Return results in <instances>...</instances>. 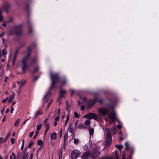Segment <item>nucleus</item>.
Returning a JSON list of instances; mask_svg holds the SVG:
<instances>
[{
    "mask_svg": "<svg viewBox=\"0 0 159 159\" xmlns=\"http://www.w3.org/2000/svg\"><path fill=\"white\" fill-rule=\"evenodd\" d=\"M28 53L27 55L26 56L24 57L21 61V63L22 65V70L23 74H25V72L27 68V60L29 59L30 57L31 53V49L30 48H28Z\"/></svg>",
    "mask_w": 159,
    "mask_h": 159,
    "instance_id": "nucleus-1",
    "label": "nucleus"
},
{
    "mask_svg": "<svg viewBox=\"0 0 159 159\" xmlns=\"http://www.w3.org/2000/svg\"><path fill=\"white\" fill-rule=\"evenodd\" d=\"M50 76L52 81V84L50 88V89H51L58 81L59 77L57 74L54 73L52 72L50 73Z\"/></svg>",
    "mask_w": 159,
    "mask_h": 159,
    "instance_id": "nucleus-2",
    "label": "nucleus"
},
{
    "mask_svg": "<svg viewBox=\"0 0 159 159\" xmlns=\"http://www.w3.org/2000/svg\"><path fill=\"white\" fill-rule=\"evenodd\" d=\"M84 117L87 119H93L95 120H97L98 119L97 115L95 114L92 113H88L87 115L84 116Z\"/></svg>",
    "mask_w": 159,
    "mask_h": 159,
    "instance_id": "nucleus-3",
    "label": "nucleus"
},
{
    "mask_svg": "<svg viewBox=\"0 0 159 159\" xmlns=\"http://www.w3.org/2000/svg\"><path fill=\"white\" fill-rule=\"evenodd\" d=\"M98 111L102 116H105L107 115L109 112V111L108 109L104 108H99Z\"/></svg>",
    "mask_w": 159,
    "mask_h": 159,
    "instance_id": "nucleus-4",
    "label": "nucleus"
},
{
    "mask_svg": "<svg viewBox=\"0 0 159 159\" xmlns=\"http://www.w3.org/2000/svg\"><path fill=\"white\" fill-rule=\"evenodd\" d=\"M80 152L77 150H74L71 152V157L72 159H76L80 154Z\"/></svg>",
    "mask_w": 159,
    "mask_h": 159,
    "instance_id": "nucleus-5",
    "label": "nucleus"
},
{
    "mask_svg": "<svg viewBox=\"0 0 159 159\" xmlns=\"http://www.w3.org/2000/svg\"><path fill=\"white\" fill-rule=\"evenodd\" d=\"M22 30L19 27H17L15 28V33L16 35L19 36L22 34Z\"/></svg>",
    "mask_w": 159,
    "mask_h": 159,
    "instance_id": "nucleus-6",
    "label": "nucleus"
},
{
    "mask_svg": "<svg viewBox=\"0 0 159 159\" xmlns=\"http://www.w3.org/2000/svg\"><path fill=\"white\" fill-rule=\"evenodd\" d=\"M108 118L113 121H115L116 120L115 113L114 112L113 113L109 114L108 115Z\"/></svg>",
    "mask_w": 159,
    "mask_h": 159,
    "instance_id": "nucleus-7",
    "label": "nucleus"
},
{
    "mask_svg": "<svg viewBox=\"0 0 159 159\" xmlns=\"http://www.w3.org/2000/svg\"><path fill=\"white\" fill-rule=\"evenodd\" d=\"M66 93V91L64 90H61L60 92V96L58 99V101L61 98L64 97L65 94Z\"/></svg>",
    "mask_w": 159,
    "mask_h": 159,
    "instance_id": "nucleus-8",
    "label": "nucleus"
},
{
    "mask_svg": "<svg viewBox=\"0 0 159 159\" xmlns=\"http://www.w3.org/2000/svg\"><path fill=\"white\" fill-rule=\"evenodd\" d=\"M96 101V99H94L93 100H90L88 103V108H89L91 107L92 106L95 104Z\"/></svg>",
    "mask_w": 159,
    "mask_h": 159,
    "instance_id": "nucleus-9",
    "label": "nucleus"
},
{
    "mask_svg": "<svg viewBox=\"0 0 159 159\" xmlns=\"http://www.w3.org/2000/svg\"><path fill=\"white\" fill-rule=\"evenodd\" d=\"M112 142L111 137H106V144L107 146H109Z\"/></svg>",
    "mask_w": 159,
    "mask_h": 159,
    "instance_id": "nucleus-10",
    "label": "nucleus"
},
{
    "mask_svg": "<svg viewBox=\"0 0 159 159\" xmlns=\"http://www.w3.org/2000/svg\"><path fill=\"white\" fill-rule=\"evenodd\" d=\"M37 61V57H35L31 59L30 61V65L32 66L35 63H36Z\"/></svg>",
    "mask_w": 159,
    "mask_h": 159,
    "instance_id": "nucleus-11",
    "label": "nucleus"
},
{
    "mask_svg": "<svg viewBox=\"0 0 159 159\" xmlns=\"http://www.w3.org/2000/svg\"><path fill=\"white\" fill-rule=\"evenodd\" d=\"M22 154V159H27L28 157V155L27 153H25L24 151H22L21 154Z\"/></svg>",
    "mask_w": 159,
    "mask_h": 159,
    "instance_id": "nucleus-12",
    "label": "nucleus"
},
{
    "mask_svg": "<svg viewBox=\"0 0 159 159\" xmlns=\"http://www.w3.org/2000/svg\"><path fill=\"white\" fill-rule=\"evenodd\" d=\"M10 5L7 3H5L3 5V7L4 8V10H8L10 7Z\"/></svg>",
    "mask_w": 159,
    "mask_h": 159,
    "instance_id": "nucleus-13",
    "label": "nucleus"
},
{
    "mask_svg": "<svg viewBox=\"0 0 159 159\" xmlns=\"http://www.w3.org/2000/svg\"><path fill=\"white\" fill-rule=\"evenodd\" d=\"M50 138L51 139H55L57 138L56 133L55 132L52 133L51 134Z\"/></svg>",
    "mask_w": 159,
    "mask_h": 159,
    "instance_id": "nucleus-14",
    "label": "nucleus"
},
{
    "mask_svg": "<svg viewBox=\"0 0 159 159\" xmlns=\"http://www.w3.org/2000/svg\"><path fill=\"white\" fill-rule=\"evenodd\" d=\"M90 154V153L89 152H85L82 155V157L84 159H86L88 156Z\"/></svg>",
    "mask_w": 159,
    "mask_h": 159,
    "instance_id": "nucleus-15",
    "label": "nucleus"
},
{
    "mask_svg": "<svg viewBox=\"0 0 159 159\" xmlns=\"http://www.w3.org/2000/svg\"><path fill=\"white\" fill-rule=\"evenodd\" d=\"M106 137H111V131L108 129H106Z\"/></svg>",
    "mask_w": 159,
    "mask_h": 159,
    "instance_id": "nucleus-16",
    "label": "nucleus"
},
{
    "mask_svg": "<svg viewBox=\"0 0 159 159\" xmlns=\"http://www.w3.org/2000/svg\"><path fill=\"white\" fill-rule=\"evenodd\" d=\"M15 95V93H13V94L11 95L8 101V102L9 103H10L12 101V100L14 99Z\"/></svg>",
    "mask_w": 159,
    "mask_h": 159,
    "instance_id": "nucleus-17",
    "label": "nucleus"
},
{
    "mask_svg": "<svg viewBox=\"0 0 159 159\" xmlns=\"http://www.w3.org/2000/svg\"><path fill=\"white\" fill-rule=\"evenodd\" d=\"M39 69V67L38 66H36V67L32 71V73L34 74L36 72H37Z\"/></svg>",
    "mask_w": 159,
    "mask_h": 159,
    "instance_id": "nucleus-18",
    "label": "nucleus"
},
{
    "mask_svg": "<svg viewBox=\"0 0 159 159\" xmlns=\"http://www.w3.org/2000/svg\"><path fill=\"white\" fill-rule=\"evenodd\" d=\"M90 124V121L89 120H87L84 122V125L87 126H89Z\"/></svg>",
    "mask_w": 159,
    "mask_h": 159,
    "instance_id": "nucleus-19",
    "label": "nucleus"
},
{
    "mask_svg": "<svg viewBox=\"0 0 159 159\" xmlns=\"http://www.w3.org/2000/svg\"><path fill=\"white\" fill-rule=\"evenodd\" d=\"M43 124L45 126V128L49 129L50 128L49 123L48 122H43Z\"/></svg>",
    "mask_w": 159,
    "mask_h": 159,
    "instance_id": "nucleus-20",
    "label": "nucleus"
},
{
    "mask_svg": "<svg viewBox=\"0 0 159 159\" xmlns=\"http://www.w3.org/2000/svg\"><path fill=\"white\" fill-rule=\"evenodd\" d=\"M2 54H3V56L4 57H5V55L7 54V52L6 51V49L5 48H4L2 51Z\"/></svg>",
    "mask_w": 159,
    "mask_h": 159,
    "instance_id": "nucleus-21",
    "label": "nucleus"
},
{
    "mask_svg": "<svg viewBox=\"0 0 159 159\" xmlns=\"http://www.w3.org/2000/svg\"><path fill=\"white\" fill-rule=\"evenodd\" d=\"M10 159H16V154L14 152H12V155L10 157Z\"/></svg>",
    "mask_w": 159,
    "mask_h": 159,
    "instance_id": "nucleus-22",
    "label": "nucleus"
},
{
    "mask_svg": "<svg viewBox=\"0 0 159 159\" xmlns=\"http://www.w3.org/2000/svg\"><path fill=\"white\" fill-rule=\"evenodd\" d=\"M116 147L119 149L120 151H121L122 148H123V146L121 145H116Z\"/></svg>",
    "mask_w": 159,
    "mask_h": 159,
    "instance_id": "nucleus-23",
    "label": "nucleus"
},
{
    "mask_svg": "<svg viewBox=\"0 0 159 159\" xmlns=\"http://www.w3.org/2000/svg\"><path fill=\"white\" fill-rule=\"evenodd\" d=\"M89 131L90 135H93L94 132V129L93 128H90L89 129Z\"/></svg>",
    "mask_w": 159,
    "mask_h": 159,
    "instance_id": "nucleus-24",
    "label": "nucleus"
},
{
    "mask_svg": "<svg viewBox=\"0 0 159 159\" xmlns=\"http://www.w3.org/2000/svg\"><path fill=\"white\" fill-rule=\"evenodd\" d=\"M26 82V80L22 81H21V86L19 88V89H21L22 87L25 84Z\"/></svg>",
    "mask_w": 159,
    "mask_h": 159,
    "instance_id": "nucleus-25",
    "label": "nucleus"
},
{
    "mask_svg": "<svg viewBox=\"0 0 159 159\" xmlns=\"http://www.w3.org/2000/svg\"><path fill=\"white\" fill-rule=\"evenodd\" d=\"M77 128L79 129H85L86 128V127H85L83 125H80L78 126Z\"/></svg>",
    "mask_w": 159,
    "mask_h": 159,
    "instance_id": "nucleus-26",
    "label": "nucleus"
},
{
    "mask_svg": "<svg viewBox=\"0 0 159 159\" xmlns=\"http://www.w3.org/2000/svg\"><path fill=\"white\" fill-rule=\"evenodd\" d=\"M25 6L27 10H30L29 4L28 2L25 3Z\"/></svg>",
    "mask_w": 159,
    "mask_h": 159,
    "instance_id": "nucleus-27",
    "label": "nucleus"
},
{
    "mask_svg": "<svg viewBox=\"0 0 159 159\" xmlns=\"http://www.w3.org/2000/svg\"><path fill=\"white\" fill-rule=\"evenodd\" d=\"M37 144L40 146H42L43 145V142L42 140H39L38 141Z\"/></svg>",
    "mask_w": 159,
    "mask_h": 159,
    "instance_id": "nucleus-28",
    "label": "nucleus"
},
{
    "mask_svg": "<svg viewBox=\"0 0 159 159\" xmlns=\"http://www.w3.org/2000/svg\"><path fill=\"white\" fill-rule=\"evenodd\" d=\"M62 157V148H61L60 149L59 154V159H61Z\"/></svg>",
    "mask_w": 159,
    "mask_h": 159,
    "instance_id": "nucleus-29",
    "label": "nucleus"
},
{
    "mask_svg": "<svg viewBox=\"0 0 159 159\" xmlns=\"http://www.w3.org/2000/svg\"><path fill=\"white\" fill-rule=\"evenodd\" d=\"M43 113V112L42 111H41V110H39V111H38L37 113V114H36V118H37V116H38L39 115H40V114H42Z\"/></svg>",
    "mask_w": 159,
    "mask_h": 159,
    "instance_id": "nucleus-30",
    "label": "nucleus"
},
{
    "mask_svg": "<svg viewBox=\"0 0 159 159\" xmlns=\"http://www.w3.org/2000/svg\"><path fill=\"white\" fill-rule=\"evenodd\" d=\"M67 136V134L65 133L64 134V144H65V143H66V138Z\"/></svg>",
    "mask_w": 159,
    "mask_h": 159,
    "instance_id": "nucleus-31",
    "label": "nucleus"
},
{
    "mask_svg": "<svg viewBox=\"0 0 159 159\" xmlns=\"http://www.w3.org/2000/svg\"><path fill=\"white\" fill-rule=\"evenodd\" d=\"M20 120L19 119H17L15 122L14 123V125L16 126L18 125L19 124V123L20 122Z\"/></svg>",
    "mask_w": 159,
    "mask_h": 159,
    "instance_id": "nucleus-32",
    "label": "nucleus"
},
{
    "mask_svg": "<svg viewBox=\"0 0 159 159\" xmlns=\"http://www.w3.org/2000/svg\"><path fill=\"white\" fill-rule=\"evenodd\" d=\"M111 132L114 134H116V130L115 128H114L113 129H111Z\"/></svg>",
    "mask_w": 159,
    "mask_h": 159,
    "instance_id": "nucleus-33",
    "label": "nucleus"
},
{
    "mask_svg": "<svg viewBox=\"0 0 159 159\" xmlns=\"http://www.w3.org/2000/svg\"><path fill=\"white\" fill-rule=\"evenodd\" d=\"M97 102L100 104H102L104 102V100L103 99H99Z\"/></svg>",
    "mask_w": 159,
    "mask_h": 159,
    "instance_id": "nucleus-34",
    "label": "nucleus"
},
{
    "mask_svg": "<svg viewBox=\"0 0 159 159\" xmlns=\"http://www.w3.org/2000/svg\"><path fill=\"white\" fill-rule=\"evenodd\" d=\"M2 11H0V20L1 21H2V20H3V17L2 15Z\"/></svg>",
    "mask_w": 159,
    "mask_h": 159,
    "instance_id": "nucleus-35",
    "label": "nucleus"
},
{
    "mask_svg": "<svg viewBox=\"0 0 159 159\" xmlns=\"http://www.w3.org/2000/svg\"><path fill=\"white\" fill-rule=\"evenodd\" d=\"M34 144V142L32 141H31L30 142L28 146V147L30 148L31 147V146Z\"/></svg>",
    "mask_w": 159,
    "mask_h": 159,
    "instance_id": "nucleus-36",
    "label": "nucleus"
},
{
    "mask_svg": "<svg viewBox=\"0 0 159 159\" xmlns=\"http://www.w3.org/2000/svg\"><path fill=\"white\" fill-rule=\"evenodd\" d=\"M69 116L67 115L66 116V119L65 121V124L66 125L67 124V122L69 120Z\"/></svg>",
    "mask_w": 159,
    "mask_h": 159,
    "instance_id": "nucleus-37",
    "label": "nucleus"
},
{
    "mask_svg": "<svg viewBox=\"0 0 159 159\" xmlns=\"http://www.w3.org/2000/svg\"><path fill=\"white\" fill-rule=\"evenodd\" d=\"M42 127V125L41 124H40L37 127V129L38 130H39L41 127Z\"/></svg>",
    "mask_w": 159,
    "mask_h": 159,
    "instance_id": "nucleus-38",
    "label": "nucleus"
},
{
    "mask_svg": "<svg viewBox=\"0 0 159 159\" xmlns=\"http://www.w3.org/2000/svg\"><path fill=\"white\" fill-rule=\"evenodd\" d=\"M74 116L75 118H78L79 116V115L76 112H75L74 113Z\"/></svg>",
    "mask_w": 159,
    "mask_h": 159,
    "instance_id": "nucleus-39",
    "label": "nucleus"
},
{
    "mask_svg": "<svg viewBox=\"0 0 159 159\" xmlns=\"http://www.w3.org/2000/svg\"><path fill=\"white\" fill-rule=\"evenodd\" d=\"M39 77V75L35 77L33 80V81L34 82H35L38 79Z\"/></svg>",
    "mask_w": 159,
    "mask_h": 159,
    "instance_id": "nucleus-40",
    "label": "nucleus"
},
{
    "mask_svg": "<svg viewBox=\"0 0 159 159\" xmlns=\"http://www.w3.org/2000/svg\"><path fill=\"white\" fill-rule=\"evenodd\" d=\"M93 152L96 155L98 154L99 153V152H98V150H93Z\"/></svg>",
    "mask_w": 159,
    "mask_h": 159,
    "instance_id": "nucleus-41",
    "label": "nucleus"
},
{
    "mask_svg": "<svg viewBox=\"0 0 159 159\" xmlns=\"http://www.w3.org/2000/svg\"><path fill=\"white\" fill-rule=\"evenodd\" d=\"M1 21L3 22V23L2 24V25L4 27H6L7 24H6V23L5 22V21H3V20H2V21Z\"/></svg>",
    "mask_w": 159,
    "mask_h": 159,
    "instance_id": "nucleus-42",
    "label": "nucleus"
},
{
    "mask_svg": "<svg viewBox=\"0 0 159 159\" xmlns=\"http://www.w3.org/2000/svg\"><path fill=\"white\" fill-rule=\"evenodd\" d=\"M11 142L12 144H14L15 143V139L12 138L11 139Z\"/></svg>",
    "mask_w": 159,
    "mask_h": 159,
    "instance_id": "nucleus-43",
    "label": "nucleus"
},
{
    "mask_svg": "<svg viewBox=\"0 0 159 159\" xmlns=\"http://www.w3.org/2000/svg\"><path fill=\"white\" fill-rule=\"evenodd\" d=\"M33 30L31 28V27H30L29 30V33L30 34H31L33 32Z\"/></svg>",
    "mask_w": 159,
    "mask_h": 159,
    "instance_id": "nucleus-44",
    "label": "nucleus"
},
{
    "mask_svg": "<svg viewBox=\"0 0 159 159\" xmlns=\"http://www.w3.org/2000/svg\"><path fill=\"white\" fill-rule=\"evenodd\" d=\"M34 132L33 131H32L31 132L29 135V137H31L34 134Z\"/></svg>",
    "mask_w": 159,
    "mask_h": 159,
    "instance_id": "nucleus-45",
    "label": "nucleus"
},
{
    "mask_svg": "<svg viewBox=\"0 0 159 159\" xmlns=\"http://www.w3.org/2000/svg\"><path fill=\"white\" fill-rule=\"evenodd\" d=\"M52 100L50 101V102L49 103L48 105V106H47V110H46V111H47L48 109V108H49V106H50V105H51V103H52Z\"/></svg>",
    "mask_w": 159,
    "mask_h": 159,
    "instance_id": "nucleus-46",
    "label": "nucleus"
},
{
    "mask_svg": "<svg viewBox=\"0 0 159 159\" xmlns=\"http://www.w3.org/2000/svg\"><path fill=\"white\" fill-rule=\"evenodd\" d=\"M79 142V140L78 139H75L74 140V143L75 144H77L78 143V142Z\"/></svg>",
    "mask_w": 159,
    "mask_h": 159,
    "instance_id": "nucleus-47",
    "label": "nucleus"
},
{
    "mask_svg": "<svg viewBox=\"0 0 159 159\" xmlns=\"http://www.w3.org/2000/svg\"><path fill=\"white\" fill-rule=\"evenodd\" d=\"M35 133H36V134H35V135L33 137V139H34L37 136V135L38 134L39 131L36 130L35 132Z\"/></svg>",
    "mask_w": 159,
    "mask_h": 159,
    "instance_id": "nucleus-48",
    "label": "nucleus"
},
{
    "mask_svg": "<svg viewBox=\"0 0 159 159\" xmlns=\"http://www.w3.org/2000/svg\"><path fill=\"white\" fill-rule=\"evenodd\" d=\"M66 83V82L65 80H64L61 83V84L62 85L65 84Z\"/></svg>",
    "mask_w": 159,
    "mask_h": 159,
    "instance_id": "nucleus-49",
    "label": "nucleus"
},
{
    "mask_svg": "<svg viewBox=\"0 0 159 159\" xmlns=\"http://www.w3.org/2000/svg\"><path fill=\"white\" fill-rule=\"evenodd\" d=\"M125 149H127L128 147V144L127 143H125Z\"/></svg>",
    "mask_w": 159,
    "mask_h": 159,
    "instance_id": "nucleus-50",
    "label": "nucleus"
},
{
    "mask_svg": "<svg viewBox=\"0 0 159 159\" xmlns=\"http://www.w3.org/2000/svg\"><path fill=\"white\" fill-rule=\"evenodd\" d=\"M88 148V146L87 145H84L83 147V149L84 150H86Z\"/></svg>",
    "mask_w": 159,
    "mask_h": 159,
    "instance_id": "nucleus-51",
    "label": "nucleus"
},
{
    "mask_svg": "<svg viewBox=\"0 0 159 159\" xmlns=\"http://www.w3.org/2000/svg\"><path fill=\"white\" fill-rule=\"evenodd\" d=\"M8 98V97H7L6 99L4 98L3 100L2 101V103H5L7 101V100Z\"/></svg>",
    "mask_w": 159,
    "mask_h": 159,
    "instance_id": "nucleus-52",
    "label": "nucleus"
},
{
    "mask_svg": "<svg viewBox=\"0 0 159 159\" xmlns=\"http://www.w3.org/2000/svg\"><path fill=\"white\" fill-rule=\"evenodd\" d=\"M59 116H57V117H56L55 119V120L57 121L59 119Z\"/></svg>",
    "mask_w": 159,
    "mask_h": 159,
    "instance_id": "nucleus-53",
    "label": "nucleus"
},
{
    "mask_svg": "<svg viewBox=\"0 0 159 159\" xmlns=\"http://www.w3.org/2000/svg\"><path fill=\"white\" fill-rule=\"evenodd\" d=\"M117 127L119 129H120L121 128V126L120 125H117Z\"/></svg>",
    "mask_w": 159,
    "mask_h": 159,
    "instance_id": "nucleus-54",
    "label": "nucleus"
},
{
    "mask_svg": "<svg viewBox=\"0 0 159 159\" xmlns=\"http://www.w3.org/2000/svg\"><path fill=\"white\" fill-rule=\"evenodd\" d=\"M11 112L12 113H13V111L14 110V108L13 107H11Z\"/></svg>",
    "mask_w": 159,
    "mask_h": 159,
    "instance_id": "nucleus-55",
    "label": "nucleus"
},
{
    "mask_svg": "<svg viewBox=\"0 0 159 159\" xmlns=\"http://www.w3.org/2000/svg\"><path fill=\"white\" fill-rule=\"evenodd\" d=\"M70 91H71V96H72L73 95V93H74V91L73 90H71Z\"/></svg>",
    "mask_w": 159,
    "mask_h": 159,
    "instance_id": "nucleus-56",
    "label": "nucleus"
},
{
    "mask_svg": "<svg viewBox=\"0 0 159 159\" xmlns=\"http://www.w3.org/2000/svg\"><path fill=\"white\" fill-rule=\"evenodd\" d=\"M115 155L116 157V158L118 159V155L117 154V151H115Z\"/></svg>",
    "mask_w": 159,
    "mask_h": 159,
    "instance_id": "nucleus-57",
    "label": "nucleus"
},
{
    "mask_svg": "<svg viewBox=\"0 0 159 159\" xmlns=\"http://www.w3.org/2000/svg\"><path fill=\"white\" fill-rule=\"evenodd\" d=\"M60 133L59 136H60V137L61 138V135H62V130H60Z\"/></svg>",
    "mask_w": 159,
    "mask_h": 159,
    "instance_id": "nucleus-58",
    "label": "nucleus"
},
{
    "mask_svg": "<svg viewBox=\"0 0 159 159\" xmlns=\"http://www.w3.org/2000/svg\"><path fill=\"white\" fill-rule=\"evenodd\" d=\"M84 107L83 105H82L81 107V110H83L84 109Z\"/></svg>",
    "mask_w": 159,
    "mask_h": 159,
    "instance_id": "nucleus-59",
    "label": "nucleus"
},
{
    "mask_svg": "<svg viewBox=\"0 0 159 159\" xmlns=\"http://www.w3.org/2000/svg\"><path fill=\"white\" fill-rule=\"evenodd\" d=\"M12 21V19L11 18H10L9 20L7 21V23H10Z\"/></svg>",
    "mask_w": 159,
    "mask_h": 159,
    "instance_id": "nucleus-60",
    "label": "nucleus"
},
{
    "mask_svg": "<svg viewBox=\"0 0 159 159\" xmlns=\"http://www.w3.org/2000/svg\"><path fill=\"white\" fill-rule=\"evenodd\" d=\"M8 79V78L7 76H6L5 80H4V81L5 83H6V80Z\"/></svg>",
    "mask_w": 159,
    "mask_h": 159,
    "instance_id": "nucleus-61",
    "label": "nucleus"
},
{
    "mask_svg": "<svg viewBox=\"0 0 159 159\" xmlns=\"http://www.w3.org/2000/svg\"><path fill=\"white\" fill-rule=\"evenodd\" d=\"M9 109H7L5 111L6 113V114H7V113H8L9 112Z\"/></svg>",
    "mask_w": 159,
    "mask_h": 159,
    "instance_id": "nucleus-62",
    "label": "nucleus"
},
{
    "mask_svg": "<svg viewBox=\"0 0 159 159\" xmlns=\"http://www.w3.org/2000/svg\"><path fill=\"white\" fill-rule=\"evenodd\" d=\"M33 156V154L32 153H31L30 155V159H32Z\"/></svg>",
    "mask_w": 159,
    "mask_h": 159,
    "instance_id": "nucleus-63",
    "label": "nucleus"
},
{
    "mask_svg": "<svg viewBox=\"0 0 159 159\" xmlns=\"http://www.w3.org/2000/svg\"><path fill=\"white\" fill-rule=\"evenodd\" d=\"M4 111V108H3L2 109V110H1V113H3V112Z\"/></svg>",
    "mask_w": 159,
    "mask_h": 159,
    "instance_id": "nucleus-64",
    "label": "nucleus"
}]
</instances>
